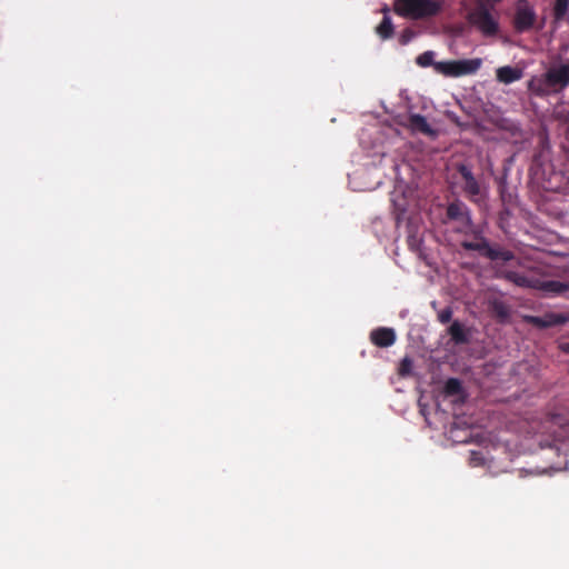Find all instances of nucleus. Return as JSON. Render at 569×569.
Wrapping results in <instances>:
<instances>
[{"mask_svg":"<svg viewBox=\"0 0 569 569\" xmlns=\"http://www.w3.org/2000/svg\"><path fill=\"white\" fill-rule=\"evenodd\" d=\"M499 277L520 287L540 290L547 295L559 296L569 291V282L559 280H542L529 272L502 270Z\"/></svg>","mask_w":569,"mask_h":569,"instance_id":"f257e3e1","label":"nucleus"},{"mask_svg":"<svg viewBox=\"0 0 569 569\" xmlns=\"http://www.w3.org/2000/svg\"><path fill=\"white\" fill-rule=\"evenodd\" d=\"M569 86V62L559 67L550 68L543 79L529 82V90L537 96H545L549 90L565 89Z\"/></svg>","mask_w":569,"mask_h":569,"instance_id":"f03ea898","label":"nucleus"},{"mask_svg":"<svg viewBox=\"0 0 569 569\" xmlns=\"http://www.w3.org/2000/svg\"><path fill=\"white\" fill-rule=\"evenodd\" d=\"M395 11L399 16L418 20L436 16L440 4L433 0H396Z\"/></svg>","mask_w":569,"mask_h":569,"instance_id":"7ed1b4c3","label":"nucleus"},{"mask_svg":"<svg viewBox=\"0 0 569 569\" xmlns=\"http://www.w3.org/2000/svg\"><path fill=\"white\" fill-rule=\"evenodd\" d=\"M481 66L480 59L440 61L433 64L436 72L446 77H461L472 74Z\"/></svg>","mask_w":569,"mask_h":569,"instance_id":"20e7f679","label":"nucleus"},{"mask_svg":"<svg viewBox=\"0 0 569 569\" xmlns=\"http://www.w3.org/2000/svg\"><path fill=\"white\" fill-rule=\"evenodd\" d=\"M457 171L462 179V190L472 202H480L482 199L480 182L476 179L471 168L468 164L460 163Z\"/></svg>","mask_w":569,"mask_h":569,"instance_id":"39448f33","label":"nucleus"},{"mask_svg":"<svg viewBox=\"0 0 569 569\" xmlns=\"http://www.w3.org/2000/svg\"><path fill=\"white\" fill-rule=\"evenodd\" d=\"M470 22L483 34L495 36L498 31V23L492 14L485 8H479L470 13Z\"/></svg>","mask_w":569,"mask_h":569,"instance_id":"423d86ee","label":"nucleus"},{"mask_svg":"<svg viewBox=\"0 0 569 569\" xmlns=\"http://www.w3.org/2000/svg\"><path fill=\"white\" fill-rule=\"evenodd\" d=\"M525 321L536 328L546 329L567 323L569 315L547 312L543 316H526Z\"/></svg>","mask_w":569,"mask_h":569,"instance_id":"0eeeda50","label":"nucleus"},{"mask_svg":"<svg viewBox=\"0 0 569 569\" xmlns=\"http://www.w3.org/2000/svg\"><path fill=\"white\" fill-rule=\"evenodd\" d=\"M449 220L460 222L465 228L472 227V219L469 208L460 200H456L448 204L446 211Z\"/></svg>","mask_w":569,"mask_h":569,"instance_id":"6e6552de","label":"nucleus"},{"mask_svg":"<svg viewBox=\"0 0 569 569\" xmlns=\"http://www.w3.org/2000/svg\"><path fill=\"white\" fill-rule=\"evenodd\" d=\"M536 22V12L529 7H519L513 19V27L518 32L530 30Z\"/></svg>","mask_w":569,"mask_h":569,"instance_id":"1a4fd4ad","label":"nucleus"},{"mask_svg":"<svg viewBox=\"0 0 569 569\" xmlns=\"http://www.w3.org/2000/svg\"><path fill=\"white\" fill-rule=\"evenodd\" d=\"M370 341L379 348L391 347L396 342V332L392 328L379 327L370 332Z\"/></svg>","mask_w":569,"mask_h":569,"instance_id":"9d476101","label":"nucleus"},{"mask_svg":"<svg viewBox=\"0 0 569 569\" xmlns=\"http://www.w3.org/2000/svg\"><path fill=\"white\" fill-rule=\"evenodd\" d=\"M550 433L555 442L569 441V422L560 416H552L549 420Z\"/></svg>","mask_w":569,"mask_h":569,"instance_id":"9b49d317","label":"nucleus"},{"mask_svg":"<svg viewBox=\"0 0 569 569\" xmlns=\"http://www.w3.org/2000/svg\"><path fill=\"white\" fill-rule=\"evenodd\" d=\"M473 240L461 241V247L466 251H477L481 257L486 258L489 248V241L483 237L480 230L472 231Z\"/></svg>","mask_w":569,"mask_h":569,"instance_id":"f8f14e48","label":"nucleus"},{"mask_svg":"<svg viewBox=\"0 0 569 569\" xmlns=\"http://www.w3.org/2000/svg\"><path fill=\"white\" fill-rule=\"evenodd\" d=\"M407 126L413 131L426 136H435L436 131L430 127L427 119L418 113L408 117Z\"/></svg>","mask_w":569,"mask_h":569,"instance_id":"ddd939ff","label":"nucleus"},{"mask_svg":"<svg viewBox=\"0 0 569 569\" xmlns=\"http://www.w3.org/2000/svg\"><path fill=\"white\" fill-rule=\"evenodd\" d=\"M522 76L523 72L521 69L510 66L500 67L496 71L497 80L505 84H510L515 81H518L522 78Z\"/></svg>","mask_w":569,"mask_h":569,"instance_id":"4468645a","label":"nucleus"},{"mask_svg":"<svg viewBox=\"0 0 569 569\" xmlns=\"http://www.w3.org/2000/svg\"><path fill=\"white\" fill-rule=\"evenodd\" d=\"M486 259H489L490 261H493V262H497V261L507 262V261H511L515 259V253L511 250H509L498 243H496L493 246L489 244Z\"/></svg>","mask_w":569,"mask_h":569,"instance_id":"2eb2a0df","label":"nucleus"},{"mask_svg":"<svg viewBox=\"0 0 569 569\" xmlns=\"http://www.w3.org/2000/svg\"><path fill=\"white\" fill-rule=\"evenodd\" d=\"M385 16L381 22L377 26L376 32L382 39L387 40L393 36V24L391 18L387 14L388 8L383 9Z\"/></svg>","mask_w":569,"mask_h":569,"instance_id":"dca6fc26","label":"nucleus"},{"mask_svg":"<svg viewBox=\"0 0 569 569\" xmlns=\"http://www.w3.org/2000/svg\"><path fill=\"white\" fill-rule=\"evenodd\" d=\"M448 333L450 335L452 341L456 345H462L468 342V336L463 326L459 321H453L448 329Z\"/></svg>","mask_w":569,"mask_h":569,"instance_id":"f3484780","label":"nucleus"},{"mask_svg":"<svg viewBox=\"0 0 569 569\" xmlns=\"http://www.w3.org/2000/svg\"><path fill=\"white\" fill-rule=\"evenodd\" d=\"M569 0H555L552 14L556 21H562L568 16Z\"/></svg>","mask_w":569,"mask_h":569,"instance_id":"a211bd4d","label":"nucleus"},{"mask_svg":"<svg viewBox=\"0 0 569 569\" xmlns=\"http://www.w3.org/2000/svg\"><path fill=\"white\" fill-rule=\"evenodd\" d=\"M443 391L447 396H457L462 392V385L457 378H449L443 387Z\"/></svg>","mask_w":569,"mask_h":569,"instance_id":"6ab92c4d","label":"nucleus"},{"mask_svg":"<svg viewBox=\"0 0 569 569\" xmlns=\"http://www.w3.org/2000/svg\"><path fill=\"white\" fill-rule=\"evenodd\" d=\"M433 58H435L433 51H425L423 53H421L417 57L416 62L418 66H420L422 68L433 67V64L436 63L433 61Z\"/></svg>","mask_w":569,"mask_h":569,"instance_id":"aec40b11","label":"nucleus"},{"mask_svg":"<svg viewBox=\"0 0 569 569\" xmlns=\"http://www.w3.org/2000/svg\"><path fill=\"white\" fill-rule=\"evenodd\" d=\"M492 310H493L495 315L501 319L508 318L509 313H510L509 308L502 301H495L492 305Z\"/></svg>","mask_w":569,"mask_h":569,"instance_id":"412c9836","label":"nucleus"},{"mask_svg":"<svg viewBox=\"0 0 569 569\" xmlns=\"http://www.w3.org/2000/svg\"><path fill=\"white\" fill-rule=\"evenodd\" d=\"M452 318V309L450 307H447L445 309H442L439 313H438V320L441 322V323H448Z\"/></svg>","mask_w":569,"mask_h":569,"instance_id":"4be33fe9","label":"nucleus"},{"mask_svg":"<svg viewBox=\"0 0 569 569\" xmlns=\"http://www.w3.org/2000/svg\"><path fill=\"white\" fill-rule=\"evenodd\" d=\"M411 365H412L411 360L409 358H405L401 361L400 373L406 375L407 372H409Z\"/></svg>","mask_w":569,"mask_h":569,"instance_id":"5701e85b","label":"nucleus"},{"mask_svg":"<svg viewBox=\"0 0 569 569\" xmlns=\"http://www.w3.org/2000/svg\"><path fill=\"white\" fill-rule=\"evenodd\" d=\"M412 32L410 30H406L402 36H401V39H400V42L402 44H406L410 41V39L412 38Z\"/></svg>","mask_w":569,"mask_h":569,"instance_id":"b1692460","label":"nucleus"},{"mask_svg":"<svg viewBox=\"0 0 569 569\" xmlns=\"http://www.w3.org/2000/svg\"><path fill=\"white\" fill-rule=\"evenodd\" d=\"M561 349L565 351V352H568L569 353V342H565L561 345Z\"/></svg>","mask_w":569,"mask_h":569,"instance_id":"393cba45","label":"nucleus"},{"mask_svg":"<svg viewBox=\"0 0 569 569\" xmlns=\"http://www.w3.org/2000/svg\"><path fill=\"white\" fill-rule=\"evenodd\" d=\"M408 243H409V246H410V247H413V246H415V243H416L415 238H413V237H409V239H408Z\"/></svg>","mask_w":569,"mask_h":569,"instance_id":"a878e982","label":"nucleus"}]
</instances>
